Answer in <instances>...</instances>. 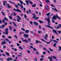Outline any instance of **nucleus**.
<instances>
[{"label": "nucleus", "instance_id": "f257e3e1", "mask_svg": "<svg viewBox=\"0 0 61 61\" xmlns=\"http://www.w3.org/2000/svg\"><path fill=\"white\" fill-rule=\"evenodd\" d=\"M45 20H46L48 21V25L50 26V18L49 17H48L47 19L46 18L45 19Z\"/></svg>", "mask_w": 61, "mask_h": 61}, {"label": "nucleus", "instance_id": "f03ea898", "mask_svg": "<svg viewBox=\"0 0 61 61\" xmlns=\"http://www.w3.org/2000/svg\"><path fill=\"white\" fill-rule=\"evenodd\" d=\"M14 10V11H15L17 12H20V13H22V11L21 10H19V9H18L17 8V10H16L15 8H14L13 9Z\"/></svg>", "mask_w": 61, "mask_h": 61}, {"label": "nucleus", "instance_id": "7ed1b4c3", "mask_svg": "<svg viewBox=\"0 0 61 61\" xmlns=\"http://www.w3.org/2000/svg\"><path fill=\"white\" fill-rule=\"evenodd\" d=\"M17 17H18L17 19V21L18 22H20V20L21 21V18L19 16H17Z\"/></svg>", "mask_w": 61, "mask_h": 61}, {"label": "nucleus", "instance_id": "20e7f679", "mask_svg": "<svg viewBox=\"0 0 61 61\" xmlns=\"http://www.w3.org/2000/svg\"><path fill=\"white\" fill-rule=\"evenodd\" d=\"M6 60L8 61H13V59L10 57H8V58L6 59Z\"/></svg>", "mask_w": 61, "mask_h": 61}, {"label": "nucleus", "instance_id": "39448f33", "mask_svg": "<svg viewBox=\"0 0 61 61\" xmlns=\"http://www.w3.org/2000/svg\"><path fill=\"white\" fill-rule=\"evenodd\" d=\"M17 5H18V6H20V7L21 9H23V6L22 4H20V5L19 3H18L17 4Z\"/></svg>", "mask_w": 61, "mask_h": 61}, {"label": "nucleus", "instance_id": "423d86ee", "mask_svg": "<svg viewBox=\"0 0 61 61\" xmlns=\"http://www.w3.org/2000/svg\"><path fill=\"white\" fill-rule=\"evenodd\" d=\"M52 32L53 33H55L56 34V35H57V34H58V33L57 32V31L56 30H52Z\"/></svg>", "mask_w": 61, "mask_h": 61}, {"label": "nucleus", "instance_id": "0eeeda50", "mask_svg": "<svg viewBox=\"0 0 61 61\" xmlns=\"http://www.w3.org/2000/svg\"><path fill=\"white\" fill-rule=\"evenodd\" d=\"M1 44L3 45H4V44H6V41H2L1 42Z\"/></svg>", "mask_w": 61, "mask_h": 61}, {"label": "nucleus", "instance_id": "6e6552de", "mask_svg": "<svg viewBox=\"0 0 61 61\" xmlns=\"http://www.w3.org/2000/svg\"><path fill=\"white\" fill-rule=\"evenodd\" d=\"M33 23L35 25H36V26H38V23L36 22L35 21H34L33 22Z\"/></svg>", "mask_w": 61, "mask_h": 61}, {"label": "nucleus", "instance_id": "1a4fd4ad", "mask_svg": "<svg viewBox=\"0 0 61 61\" xmlns=\"http://www.w3.org/2000/svg\"><path fill=\"white\" fill-rule=\"evenodd\" d=\"M28 34H24L23 35V36L25 37V38H27L28 37Z\"/></svg>", "mask_w": 61, "mask_h": 61}, {"label": "nucleus", "instance_id": "9d476101", "mask_svg": "<svg viewBox=\"0 0 61 61\" xmlns=\"http://www.w3.org/2000/svg\"><path fill=\"white\" fill-rule=\"evenodd\" d=\"M45 27H48V28H50L51 29H52L53 27H51L50 26L48 25L47 26L46 25H45Z\"/></svg>", "mask_w": 61, "mask_h": 61}, {"label": "nucleus", "instance_id": "9b49d317", "mask_svg": "<svg viewBox=\"0 0 61 61\" xmlns=\"http://www.w3.org/2000/svg\"><path fill=\"white\" fill-rule=\"evenodd\" d=\"M41 40H42V41H43V42H46V44H49L50 43V42H46V41H45L44 40V39H41Z\"/></svg>", "mask_w": 61, "mask_h": 61}, {"label": "nucleus", "instance_id": "f8f14e48", "mask_svg": "<svg viewBox=\"0 0 61 61\" xmlns=\"http://www.w3.org/2000/svg\"><path fill=\"white\" fill-rule=\"evenodd\" d=\"M22 41L23 42H25L26 43H28V41L26 39L23 40H22Z\"/></svg>", "mask_w": 61, "mask_h": 61}, {"label": "nucleus", "instance_id": "ddd939ff", "mask_svg": "<svg viewBox=\"0 0 61 61\" xmlns=\"http://www.w3.org/2000/svg\"><path fill=\"white\" fill-rule=\"evenodd\" d=\"M6 5H7L8 6L7 7L9 8H10L11 7V6L9 5H8L7 4H6V5H5V6L6 7H7V6H6Z\"/></svg>", "mask_w": 61, "mask_h": 61}, {"label": "nucleus", "instance_id": "4468645a", "mask_svg": "<svg viewBox=\"0 0 61 61\" xmlns=\"http://www.w3.org/2000/svg\"><path fill=\"white\" fill-rule=\"evenodd\" d=\"M45 8L46 9V10H49V7H48V6L46 5V6H45Z\"/></svg>", "mask_w": 61, "mask_h": 61}, {"label": "nucleus", "instance_id": "2eb2a0df", "mask_svg": "<svg viewBox=\"0 0 61 61\" xmlns=\"http://www.w3.org/2000/svg\"><path fill=\"white\" fill-rule=\"evenodd\" d=\"M29 32V30H26L25 32V33H28Z\"/></svg>", "mask_w": 61, "mask_h": 61}, {"label": "nucleus", "instance_id": "dca6fc26", "mask_svg": "<svg viewBox=\"0 0 61 61\" xmlns=\"http://www.w3.org/2000/svg\"><path fill=\"white\" fill-rule=\"evenodd\" d=\"M28 2H30V4L31 5H33V2H32L31 0H28Z\"/></svg>", "mask_w": 61, "mask_h": 61}, {"label": "nucleus", "instance_id": "f3484780", "mask_svg": "<svg viewBox=\"0 0 61 61\" xmlns=\"http://www.w3.org/2000/svg\"><path fill=\"white\" fill-rule=\"evenodd\" d=\"M4 3H3V5H5V4H6V1H4Z\"/></svg>", "mask_w": 61, "mask_h": 61}, {"label": "nucleus", "instance_id": "a211bd4d", "mask_svg": "<svg viewBox=\"0 0 61 61\" xmlns=\"http://www.w3.org/2000/svg\"><path fill=\"white\" fill-rule=\"evenodd\" d=\"M52 18H53V19H54V20H56V17L55 16H54L52 17Z\"/></svg>", "mask_w": 61, "mask_h": 61}, {"label": "nucleus", "instance_id": "6ab92c4d", "mask_svg": "<svg viewBox=\"0 0 61 61\" xmlns=\"http://www.w3.org/2000/svg\"><path fill=\"white\" fill-rule=\"evenodd\" d=\"M19 48L20 49V50H23V49L22 48V47L21 46H20L19 47Z\"/></svg>", "mask_w": 61, "mask_h": 61}, {"label": "nucleus", "instance_id": "aec40b11", "mask_svg": "<svg viewBox=\"0 0 61 61\" xmlns=\"http://www.w3.org/2000/svg\"><path fill=\"white\" fill-rule=\"evenodd\" d=\"M25 2H26V4L27 5H29V4H28L29 2L27 0H25Z\"/></svg>", "mask_w": 61, "mask_h": 61}, {"label": "nucleus", "instance_id": "412c9836", "mask_svg": "<svg viewBox=\"0 0 61 61\" xmlns=\"http://www.w3.org/2000/svg\"><path fill=\"white\" fill-rule=\"evenodd\" d=\"M6 55L8 56H10V55L9 53L8 52H6Z\"/></svg>", "mask_w": 61, "mask_h": 61}, {"label": "nucleus", "instance_id": "4be33fe9", "mask_svg": "<svg viewBox=\"0 0 61 61\" xmlns=\"http://www.w3.org/2000/svg\"><path fill=\"white\" fill-rule=\"evenodd\" d=\"M38 22H39L40 23H43L44 21H42L41 20H39L38 21Z\"/></svg>", "mask_w": 61, "mask_h": 61}, {"label": "nucleus", "instance_id": "5701e85b", "mask_svg": "<svg viewBox=\"0 0 61 61\" xmlns=\"http://www.w3.org/2000/svg\"><path fill=\"white\" fill-rule=\"evenodd\" d=\"M1 13L3 15H5V12H4L3 11H1Z\"/></svg>", "mask_w": 61, "mask_h": 61}, {"label": "nucleus", "instance_id": "b1692460", "mask_svg": "<svg viewBox=\"0 0 61 61\" xmlns=\"http://www.w3.org/2000/svg\"><path fill=\"white\" fill-rule=\"evenodd\" d=\"M59 48V51H61V47L60 46H59L58 47Z\"/></svg>", "mask_w": 61, "mask_h": 61}, {"label": "nucleus", "instance_id": "393cba45", "mask_svg": "<svg viewBox=\"0 0 61 61\" xmlns=\"http://www.w3.org/2000/svg\"><path fill=\"white\" fill-rule=\"evenodd\" d=\"M51 57H52L53 59H56V58H57V57H54L53 56H51Z\"/></svg>", "mask_w": 61, "mask_h": 61}, {"label": "nucleus", "instance_id": "a878e982", "mask_svg": "<svg viewBox=\"0 0 61 61\" xmlns=\"http://www.w3.org/2000/svg\"><path fill=\"white\" fill-rule=\"evenodd\" d=\"M13 24L15 26H16V27H17V26L16 25H15V23L14 22H13Z\"/></svg>", "mask_w": 61, "mask_h": 61}, {"label": "nucleus", "instance_id": "bb28decb", "mask_svg": "<svg viewBox=\"0 0 61 61\" xmlns=\"http://www.w3.org/2000/svg\"><path fill=\"white\" fill-rule=\"evenodd\" d=\"M49 49L50 51H51L52 52H53V51H54V50L51 49V48H49Z\"/></svg>", "mask_w": 61, "mask_h": 61}, {"label": "nucleus", "instance_id": "cd10ccee", "mask_svg": "<svg viewBox=\"0 0 61 61\" xmlns=\"http://www.w3.org/2000/svg\"><path fill=\"white\" fill-rule=\"evenodd\" d=\"M38 33L39 34H40V33H42V31H40V30H38Z\"/></svg>", "mask_w": 61, "mask_h": 61}, {"label": "nucleus", "instance_id": "c85d7f7f", "mask_svg": "<svg viewBox=\"0 0 61 61\" xmlns=\"http://www.w3.org/2000/svg\"><path fill=\"white\" fill-rule=\"evenodd\" d=\"M50 12H49V13H47V14H46V15L47 16H48V15H49V16H50V15L49 14H50Z\"/></svg>", "mask_w": 61, "mask_h": 61}, {"label": "nucleus", "instance_id": "c756f323", "mask_svg": "<svg viewBox=\"0 0 61 61\" xmlns=\"http://www.w3.org/2000/svg\"><path fill=\"white\" fill-rule=\"evenodd\" d=\"M2 22L3 23H5V19H3L2 20Z\"/></svg>", "mask_w": 61, "mask_h": 61}, {"label": "nucleus", "instance_id": "7c9ffc66", "mask_svg": "<svg viewBox=\"0 0 61 61\" xmlns=\"http://www.w3.org/2000/svg\"><path fill=\"white\" fill-rule=\"evenodd\" d=\"M5 33L6 35H8V31H6Z\"/></svg>", "mask_w": 61, "mask_h": 61}, {"label": "nucleus", "instance_id": "2f4dec72", "mask_svg": "<svg viewBox=\"0 0 61 61\" xmlns=\"http://www.w3.org/2000/svg\"><path fill=\"white\" fill-rule=\"evenodd\" d=\"M36 4H33L32 6V7H36Z\"/></svg>", "mask_w": 61, "mask_h": 61}, {"label": "nucleus", "instance_id": "473e14b6", "mask_svg": "<svg viewBox=\"0 0 61 61\" xmlns=\"http://www.w3.org/2000/svg\"><path fill=\"white\" fill-rule=\"evenodd\" d=\"M5 31H8V28H6L5 30Z\"/></svg>", "mask_w": 61, "mask_h": 61}, {"label": "nucleus", "instance_id": "72a5a7b5", "mask_svg": "<svg viewBox=\"0 0 61 61\" xmlns=\"http://www.w3.org/2000/svg\"><path fill=\"white\" fill-rule=\"evenodd\" d=\"M30 23L31 25H33V22L32 21H30Z\"/></svg>", "mask_w": 61, "mask_h": 61}, {"label": "nucleus", "instance_id": "f704fd0d", "mask_svg": "<svg viewBox=\"0 0 61 61\" xmlns=\"http://www.w3.org/2000/svg\"><path fill=\"white\" fill-rule=\"evenodd\" d=\"M56 17H57V18H58V19H60V17H58V16H56Z\"/></svg>", "mask_w": 61, "mask_h": 61}, {"label": "nucleus", "instance_id": "c9c22d12", "mask_svg": "<svg viewBox=\"0 0 61 61\" xmlns=\"http://www.w3.org/2000/svg\"><path fill=\"white\" fill-rule=\"evenodd\" d=\"M36 17V15H35L33 16L32 18L33 19H35V18Z\"/></svg>", "mask_w": 61, "mask_h": 61}, {"label": "nucleus", "instance_id": "e433bc0d", "mask_svg": "<svg viewBox=\"0 0 61 61\" xmlns=\"http://www.w3.org/2000/svg\"><path fill=\"white\" fill-rule=\"evenodd\" d=\"M33 50L34 51H36L37 50L36 48H35L34 47L33 48Z\"/></svg>", "mask_w": 61, "mask_h": 61}, {"label": "nucleus", "instance_id": "4c0bfd02", "mask_svg": "<svg viewBox=\"0 0 61 61\" xmlns=\"http://www.w3.org/2000/svg\"><path fill=\"white\" fill-rule=\"evenodd\" d=\"M21 30H23V31H25V30L23 28H21Z\"/></svg>", "mask_w": 61, "mask_h": 61}, {"label": "nucleus", "instance_id": "58836bf2", "mask_svg": "<svg viewBox=\"0 0 61 61\" xmlns=\"http://www.w3.org/2000/svg\"><path fill=\"white\" fill-rule=\"evenodd\" d=\"M46 2L48 3H49V1L48 0H46Z\"/></svg>", "mask_w": 61, "mask_h": 61}, {"label": "nucleus", "instance_id": "ea45409f", "mask_svg": "<svg viewBox=\"0 0 61 61\" xmlns=\"http://www.w3.org/2000/svg\"><path fill=\"white\" fill-rule=\"evenodd\" d=\"M4 19H5V20H6V21H8V19H7V18H6V17H5L4 18Z\"/></svg>", "mask_w": 61, "mask_h": 61}, {"label": "nucleus", "instance_id": "a19ab883", "mask_svg": "<svg viewBox=\"0 0 61 61\" xmlns=\"http://www.w3.org/2000/svg\"><path fill=\"white\" fill-rule=\"evenodd\" d=\"M35 54L37 55V54H39V52L38 51H37L35 52Z\"/></svg>", "mask_w": 61, "mask_h": 61}, {"label": "nucleus", "instance_id": "79ce46f5", "mask_svg": "<svg viewBox=\"0 0 61 61\" xmlns=\"http://www.w3.org/2000/svg\"><path fill=\"white\" fill-rule=\"evenodd\" d=\"M9 28L10 29V30H12V28L11 27V26H10L9 27Z\"/></svg>", "mask_w": 61, "mask_h": 61}, {"label": "nucleus", "instance_id": "37998d69", "mask_svg": "<svg viewBox=\"0 0 61 61\" xmlns=\"http://www.w3.org/2000/svg\"><path fill=\"white\" fill-rule=\"evenodd\" d=\"M43 49L44 50H47V49L46 47H44L43 48Z\"/></svg>", "mask_w": 61, "mask_h": 61}, {"label": "nucleus", "instance_id": "c03bdc74", "mask_svg": "<svg viewBox=\"0 0 61 61\" xmlns=\"http://www.w3.org/2000/svg\"><path fill=\"white\" fill-rule=\"evenodd\" d=\"M53 41L54 42H56V43H58V41H57L55 40H53Z\"/></svg>", "mask_w": 61, "mask_h": 61}, {"label": "nucleus", "instance_id": "a18cd8bd", "mask_svg": "<svg viewBox=\"0 0 61 61\" xmlns=\"http://www.w3.org/2000/svg\"><path fill=\"white\" fill-rule=\"evenodd\" d=\"M20 4H23V2L22 1H20Z\"/></svg>", "mask_w": 61, "mask_h": 61}, {"label": "nucleus", "instance_id": "49530a36", "mask_svg": "<svg viewBox=\"0 0 61 61\" xmlns=\"http://www.w3.org/2000/svg\"><path fill=\"white\" fill-rule=\"evenodd\" d=\"M56 43H55L53 45V46H54V47H55L56 46Z\"/></svg>", "mask_w": 61, "mask_h": 61}, {"label": "nucleus", "instance_id": "de8ad7c7", "mask_svg": "<svg viewBox=\"0 0 61 61\" xmlns=\"http://www.w3.org/2000/svg\"><path fill=\"white\" fill-rule=\"evenodd\" d=\"M47 37H44V39H45V40H47Z\"/></svg>", "mask_w": 61, "mask_h": 61}, {"label": "nucleus", "instance_id": "09e8293b", "mask_svg": "<svg viewBox=\"0 0 61 61\" xmlns=\"http://www.w3.org/2000/svg\"><path fill=\"white\" fill-rule=\"evenodd\" d=\"M38 18H39V17H37L35 18L34 19H35V20H36V19H38Z\"/></svg>", "mask_w": 61, "mask_h": 61}, {"label": "nucleus", "instance_id": "8fccbe9b", "mask_svg": "<svg viewBox=\"0 0 61 61\" xmlns=\"http://www.w3.org/2000/svg\"><path fill=\"white\" fill-rule=\"evenodd\" d=\"M28 40L29 42H31V39L30 38H29Z\"/></svg>", "mask_w": 61, "mask_h": 61}, {"label": "nucleus", "instance_id": "3c124183", "mask_svg": "<svg viewBox=\"0 0 61 61\" xmlns=\"http://www.w3.org/2000/svg\"><path fill=\"white\" fill-rule=\"evenodd\" d=\"M13 14H14L13 15L14 16H15V15H17L16 14H15V12H13Z\"/></svg>", "mask_w": 61, "mask_h": 61}, {"label": "nucleus", "instance_id": "603ef678", "mask_svg": "<svg viewBox=\"0 0 61 61\" xmlns=\"http://www.w3.org/2000/svg\"><path fill=\"white\" fill-rule=\"evenodd\" d=\"M44 57H45V56L44 55H41V58H44Z\"/></svg>", "mask_w": 61, "mask_h": 61}, {"label": "nucleus", "instance_id": "864d4df0", "mask_svg": "<svg viewBox=\"0 0 61 61\" xmlns=\"http://www.w3.org/2000/svg\"><path fill=\"white\" fill-rule=\"evenodd\" d=\"M30 48L31 49L33 48V46H30Z\"/></svg>", "mask_w": 61, "mask_h": 61}, {"label": "nucleus", "instance_id": "5fc2aeb1", "mask_svg": "<svg viewBox=\"0 0 61 61\" xmlns=\"http://www.w3.org/2000/svg\"><path fill=\"white\" fill-rule=\"evenodd\" d=\"M55 11H56V12H58V10H56V9L55 7Z\"/></svg>", "mask_w": 61, "mask_h": 61}, {"label": "nucleus", "instance_id": "6e6d98bb", "mask_svg": "<svg viewBox=\"0 0 61 61\" xmlns=\"http://www.w3.org/2000/svg\"><path fill=\"white\" fill-rule=\"evenodd\" d=\"M8 38H9L10 39H11L12 38V37H11V36H8Z\"/></svg>", "mask_w": 61, "mask_h": 61}, {"label": "nucleus", "instance_id": "4d7b16f0", "mask_svg": "<svg viewBox=\"0 0 61 61\" xmlns=\"http://www.w3.org/2000/svg\"><path fill=\"white\" fill-rule=\"evenodd\" d=\"M15 7H18V5H17V4H16L15 5Z\"/></svg>", "mask_w": 61, "mask_h": 61}, {"label": "nucleus", "instance_id": "13d9d810", "mask_svg": "<svg viewBox=\"0 0 61 61\" xmlns=\"http://www.w3.org/2000/svg\"><path fill=\"white\" fill-rule=\"evenodd\" d=\"M0 51L1 53H3V50H0Z\"/></svg>", "mask_w": 61, "mask_h": 61}, {"label": "nucleus", "instance_id": "bf43d9fd", "mask_svg": "<svg viewBox=\"0 0 61 61\" xmlns=\"http://www.w3.org/2000/svg\"><path fill=\"white\" fill-rule=\"evenodd\" d=\"M36 43H38L39 41H38L37 40H36Z\"/></svg>", "mask_w": 61, "mask_h": 61}, {"label": "nucleus", "instance_id": "052dcab7", "mask_svg": "<svg viewBox=\"0 0 61 61\" xmlns=\"http://www.w3.org/2000/svg\"><path fill=\"white\" fill-rule=\"evenodd\" d=\"M23 9H24V13H25V10H26V9H25V8H24Z\"/></svg>", "mask_w": 61, "mask_h": 61}, {"label": "nucleus", "instance_id": "680f3d73", "mask_svg": "<svg viewBox=\"0 0 61 61\" xmlns=\"http://www.w3.org/2000/svg\"><path fill=\"white\" fill-rule=\"evenodd\" d=\"M27 52L28 53H30V51L28 50H27Z\"/></svg>", "mask_w": 61, "mask_h": 61}, {"label": "nucleus", "instance_id": "e2e57ef3", "mask_svg": "<svg viewBox=\"0 0 61 61\" xmlns=\"http://www.w3.org/2000/svg\"><path fill=\"white\" fill-rule=\"evenodd\" d=\"M14 36L16 38V39H17V37L16 36V35H14Z\"/></svg>", "mask_w": 61, "mask_h": 61}, {"label": "nucleus", "instance_id": "0e129e2a", "mask_svg": "<svg viewBox=\"0 0 61 61\" xmlns=\"http://www.w3.org/2000/svg\"><path fill=\"white\" fill-rule=\"evenodd\" d=\"M5 25H2V27H3V28H4V27H5Z\"/></svg>", "mask_w": 61, "mask_h": 61}, {"label": "nucleus", "instance_id": "69168bd1", "mask_svg": "<svg viewBox=\"0 0 61 61\" xmlns=\"http://www.w3.org/2000/svg\"><path fill=\"white\" fill-rule=\"evenodd\" d=\"M26 13L28 14H29L30 13V12H29V11H27L26 12Z\"/></svg>", "mask_w": 61, "mask_h": 61}, {"label": "nucleus", "instance_id": "338daca9", "mask_svg": "<svg viewBox=\"0 0 61 61\" xmlns=\"http://www.w3.org/2000/svg\"><path fill=\"white\" fill-rule=\"evenodd\" d=\"M44 60V59L43 58H41L40 59V61H42Z\"/></svg>", "mask_w": 61, "mask_h": 61}, {"label": "nucleus", "instance_id": "774afa93", "mask_svg": "<svg viewBox=\"0 0 61 61\" xmlns=\"http://www.w3.org/2000/svg\"><path fill=\"white\" fill-rule=\"evenodd\" d=\"M58 32L59 33V34H60V33H61V31H58Z\"/></svg>", "mask_w": 61, "mask_h": 61}]
</instances>
